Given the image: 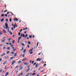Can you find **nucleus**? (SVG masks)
Instances as JSON below:
<instances>
[{"label": "nucleus", "mask_w": 76, "mask_h": 76, "mask_svg": "<svg viewBox=\"0 0 76 76\" xmlns=\"http://www.w3.org/2000/svg\"><path fill=\"white\" fill-rule=\"evenodd\" d=\"M5 25L6 29H7L8 32H9V29L10 28L8 26V24H7V23H5Z\"/></svg>", "instance_id": "f257e3e1"}, {"label": "nucleus", "mask_w": 76, "mask_h": 76, "mask_svg": "<svg viewBox=\"0 0 76 76\" xmlns=\"http://www.w3.org/2000/svg\"><path fill=\"white\" fill-rule=\"evenodd\" d=\"M15 62H16V61H12V65H13V64H14V63H15Z\"/></svg>", "instance_id": "f03ea898"}, {"label": "nucleus", "mask_w": 76, "mask_h": 76, "mask_svg": "<svg viewBox=\"0 0 76 76\" xmlns=\"http://www.w3.org/2000/svg\"><path fill=\"white\" fill-rule=\"evenodd\" d=\"M9 73L8 72H6L5 74V76H7V75H9Z\"/></svg>", "instance_id": "7ed1b4c3"}, {"label": "nucleus", "mask_w": 76, "mask_h": 76, "mask_svg": "<svg viewBox=\"0 0 76 76\" xmlns=\"http://www.w3.org/2000/svg\"><path fill=\"white\" fill-rule=\"evenodd\" d=\"M4 55H5V53H3L2 55H1V57H3L4 56Z\"/></svg>", "instance_id": "20e7f679"}, {"label": "nucleus", "mask_w": 76, "mask_h": 76, "mask_svg": "<svg viewBox=\"0 0 76 76\" xmlns=\"http://www.w3.org/2000/svg\"><path fill=\"white\" fill-rule=\"evenodd\" d=\"M14 21H15V20H16V21H18V19L15 18L14 19Z\"/></svg>", "instance_id": "39448f33"}, {"label": "nucleus", "mask_w": 76, "mask_h": 76, "mask_svg": "<svg viewBox=\"0 0 76 76\" xmlns=\"http://www.w3.org/2000/svg\"><path fill=\"white\" fill-rule=\"evenodd\" d=\"M15 58V57H11L10 58V60H12V59H13V58Z\"/></svg>", "instance_id": "423d86ee"}, {"label": "nucleus", "mask_w": 76, "mask_h": 76, "mask_svg": "<svg viewBox=\"0 0 76 76\" xmlns=\"http://www.w3.org/2000/svg\"><path fill=\"white\" fill-rule=\"evenodd\" d=\"M30 75V73H29L26 75V76H28Z\"/></svg>", "instance_id": "0eeeda50"}, {"label": "nucleus", "mask_w": 76, "mask_h": 76, "mask_svg": "<svg viewBox=\"0 0 76 76\" xmlns=\"http://www.w3.org/2000/svg\"><path fill=\"white\" fill-rule=\"evenodd\" d=\"M16 56H17V53H15V54H14V56H15V57H16Z\"/></svg>", "instance_id": "6e6552de"}, {"label": "nucleus", "mask_w": 76, "mask_h": 76, "mask_svg": "<svg viewBox=\"0 0 76 76\" xmlns=\"http://www.w3.org/2000/svg\"><path fill=\"white\" fill-rule=\"evenodd\" d=\"M4 58H6V59H7V58H8V56H5L4 57Z\"/></svg>", "instance_id": "1a4fd4ad"}, {"label": "nucleus", "mask_w": 76, "mask_h": 76, "mask_svg": "<svg viewBox=\"0 0 76 76\" xmlns=\"http://www.w3.org/2000/svg\"><path fill=\"white\" fill-rule=\"evenodd\" d=\"M3 31L4 32V33H6V31L4 30H3Z\"/></svg>", "instance_id": "9d476101"}, {"label": "nucleus", "mask_w": 76, "mask_h": 76, "mask_svg": "<svg viewBox=\"0 0 76 76\" xmlns=\"http://www.w3.org/2000/svg\"><path fill=\"white\" fill-rule=\"evenodd\" d=\"M30 68L28 69L27 71H26V72H28V71H29V70H30Z\"/></svg>", "instance_id": "9b49d317"}, {"label": "nucleus", "mask_w": 76, "mask_h": 76, "mask_svg": "<svg viewBox=\"0 0 76 76\" xmlns=\"http://www.w3.org/2000/svg\"><path fill=\"white\" fill-rule=\"evenodd\" d=\"M32 37V36H31V35H30L29 36V38H31Z\"/></svg>", "instance_id": "f8f14e48"}, {"label": "nucleus", "mask_w": 76, "mask_h": 76, "mask_svg": "<svg viewBox=\"0 0 76 76\" xmlns=\"http://www.w3.org/2000/svg\"><path fill=\"white\" fill-rule=\"evenodd\" d=\"M4 20V19H2L1 20V22H2Z\"/></svg>", "instance_id": "ddd939ff"}, {"label": "nucleus", "mask_w": 76, "mask_h": 76, "mask_svg": "<svg viewBox=\"0 0 76 76\" xmlns=\"http://www.w3.org/2000/svg\"><path fill=\"white\" fill-rule=\"evenodd\" d=\"M2 34H3V32H2V31H1L0 32V35H2Z\"/></svg>", "instance_id": "4468645a"}, {"label": "nucleus", "mask_w": 76, "mask_h": 76, "mask_svg": "<svg viewBox=\"0 0 76 76\" xmlns=\"http://www.w3.org/2000/svg\"><path fill=\"white\" fill-rule=\"evenodd\" d=\"M10 35H13V33L11 31L10 32Z\"/></svg>", "instance_id": "2eb2a0df"}, {"label": "nucleus", "mask_w": 76, "mask_h": 76, "mask_svg": "<svg viewBox=\"0 0 76 76\" xmlns=\"http://www.w3.org/2000/svg\"><path fill=\"white\" fill-rule=\"evenodd\" d=\"M28 43L29 45H30L31 44V42H30V41H28Z\"/></svg>", "instance_id": "dca6fc26"}, {"label": "nucleus", "mask_w": 76, "mask_h": 76, "mask_svg": "<svg viewBox=\"0 0 76 76\" xmlns=\"http://www.w3.org/2000/svg\"><path fill=\"white\" fill-rule=\"evenodd\" d=\"M5 39H4L3 40H1V42H4V41H5Z\"/></svg>", "instance_id": "f3484780"}, {"label": "nucleus", "mask_w": 76, "mask_h": 76, "mask_svg": "<svg viewBox=\"0 0 76 76\" xmlns=\"http://www.w3.org/2000/svg\"><path fill=\"white\" fill-rule=\"evenodd\" d=\"M23 49H24V48H23H23H22V49H21L20 50V51H22V50H23Z\"/></svg>", "instance_id": "a211bd4d"}, {"label": "nucleus", "mask_w": 76, "mask_h": 76, "mask_svg": "<svg viewBox=\"0 0 76 76\" xmlns=\"http://www.w3.org/2000/svg\"><path fill=\"white\" fill-rule=\"evenodd\" d=\"M36 75V73H34L32 74V75L34 76V75Z\"/></svg>", "instance_id": "6ab92c4d"}, {"label": "nucleus", "mask_w": 76, "mask_h": 76, "mask_svg": "<svg viewBox=\"0 0 76 76\" xmlns=\"http://www.w3.org/2000/svg\"><path fill=\"white\" fill-rule=\"evenodd\" d=\"M26 60V59L25 58L22 60V61H24V60Z\"/></svg>", "instance_id": "aec40b11"}, {"label": "nucleus", "mask_w": 76, "mask_h": 76, "mask_svg": "<svg viewBox=\"0 0 76 76\" xmlns=\"http://www.w3.org/2000/svg\"><path fill=\"white\" fill-rule=\"evenodd\" d=\"M4 16V15L3 14H2L1 15V17H3Z\"/></svg>", "instance_id": "412c9836"}, {"label": "nucleus", "mask_w": 76, "mask_h": 76, "mask_svg": "<svg viewBox=\"0 0 76 76\" xmlns=\"http://www.w3.org/2000/svg\"><path fill=\"white\" fill-rule=\"evenodd\" d=\"M19 37L18 38V43H19Z\"/></svg>", "instance_id": "4be33fe9"}, {"label": "nucleus", "mask_w": 76, "mask_h": 76, "mask_svg": "<svg viewBox=\"0 0 76 76\" xmlns=\"http://www.w3.org/2000/svg\"><path fill=\"white\" fill-rule=\"evenodd\" d=\"M26 49H25L24 50L23 53H25V52H26Z\"/></svg>", "instance_id": "5701e85b"}, {"label": "nucleus", "mask_w": 76, "mask_h": 76, "mask_svg": "<svg viewBox=\"0 0 76 76\" xmlns=\"http://www.w3.org/2000/svg\"><path fill=\"white\" fill-rule=\"evenodd\" d=\"M21 45H22L23 46H25V45L24 44H23V43H21Z\"/></svg>", "instance_id": "b1692460"}, {"label": "nucleus", "mask_w": 76, "mask_h": 76, "mask_svg": "<svg viewBox=\"0 0 76 76\" xmlns=\"http://www.w3.org/2000/svg\"><path fill=\"white\" fill-rule=\"evenodd\" d=\"M15 40H14L12 41V42L13 44H14V43H15Z\"/></svg>", "instance_id": "393cba45"}, {"label": "nucleus", "mask_w": 76, "mask_h": 76, "mask_svg": "<svg viewBox=\"0 0 76 76\" xmlns=\"http://www.w3.org/2000/svg\"><path fill=\"white\" fill-rule=\"evenodd\" d=\"M10 12L11 13L12 15H13V13H12V12Z\"/></svg>", "instance_id": "a878e982"}, {"label": "nucleus", "mask_w": 76, "mask_h": 76, "mask_svg": "<svg viewBox=\"0 0 76 76\" xmlns=\"http://www.w3.org/2000/svg\"><path fill=\"white\" fill-rule=\"evenodd\" d=\"M20 67V70H22V68H23V67Z\"/></svg>", "instance_id": "bb28decb"}, {"label": "nucleus", "mask_w": 76, "mask_h": 76, "mask_svg": "<svg viewBox=\"0 0 76 76\" xmlns=\"http://www.w3.org/2000/svg\"><path fill=\"white\" fill-rule=\"evenodd\" d=\"M33 65H34V66H35V65H36V63H35V62L33 64Z\"/></svg>", "instance_id": "cd10ccee"}, {"label": "nucleus", "mask_w": 76, "mask_h": 76, "mask_svg": "<svg viewBox=\"0 0 76 76\" xmlns=\"http://www.w3.org/2000/svg\"><path fill=\"white\" fill-rule=\"evenodd\" d=\"M24 64L25 65H27V63H26V62H25L24 63Z\"/></svg>", "instance_id": "c85d7f7f"}, {"label": "nucleus", "mask_w": 76, "mask_h": 76, "mask_svg": "<svg viewBox=\"0 0 76 76\" xmlns=\"http://www.w3.org/2000/svg\"><path fill=\"white\" fill-rule=\"evenodd\" d=\"M27 47H28V48H29V47H30V46H29V45H27Z\"/></svg>", "instance_id": "c756f323"}, {"label": "nucleus", "mask_w": 76, "mask_h": 76, "mask_svg": "<svg viewBox=\"0 0 76 76\" xmlns=\"http://www.w3.org/2000/svg\"><path fill=\"white\" fill-rule=\"evenodd\" d=\"M33 53V52H31L30 53L31 54H32Z\"/></svg>", "instance_id": "7c9ffc66"}, {"label": "nucleus", "mask_w": 76, "mask_h": 76, "mask_svg": "<svg viewBox=\"0 0 76 76\" xmlns=\"http://www.w3.org/2000/svg\"><path fill=\"white\" fill-rule=\"evenodd\" d=\"M15 50H16V49H14L13 50V51H15Z\"/></svg>", "instance_id": "2f4dec72"}, {"label": "nucleus", "mask_w": 76, "mask_h": 76, "mask_svg": "<svg viewBox=\"0 0 76 76\" xmlns=\"http://www.w3.org/2000/svg\"><path fill=\"white\" fill-rule=\"evenodd\" d=\"M27 36H28V34H26V36L24 37V38H26V37H27Z\"/></svg>", "instance_id": "473e14b6"}, {"label": "nucleus", "mask_w": 76, "mask_h": 76, "mask_svg": "<svg viewBox=\"0 0 76 76\" xmlns=\"http://www.w3.org/2000/svg\"><path fill=\"white\" fill-rule=\"evenodd\" d=\"M15 72H16V73H18V70H16Z\"/></svg>", "instance_id": "72a5a7b5"}, {"label": "nucleus", "mask_w": 76, "mask_h": 76, "mask_svg": "<svg viewBox=\"0 0 76 76\" xmlns=\"http://www.w3.org/2000/svg\"><path fill=\"white\" fill-rule=\"evenodd\" d=\"M7 11V10H6L5 11H4V12L5 13V12H6Z\"/></svg>", "instance_id": "f704fd0d"}, {"label": "nucleus", "mask_w": 76, "mask_h": 76, "mask_svg": "<svg viewBox=\"0 0 76 76\" xmlns=\"http://www.w3.org/2000/svg\"><path fill=\"white\" fill-rule=\"evenodd\" d=\"M9 53H10V51H7V54H9Z\"/></svg>", "instance_id": "c9c22d12"}, {"label": "nucleus", "mask_w": 76, "mask_h": 76, "mask_svg": "<svg viewBox=\"0 0 76 76\" xmlns=\"http://www.w3.org/2000/svg\"><path fill=\"white\" fill-rule=\"evenodd\" d=\"M38 46V42L37 43L36 48H37V47Z\"/></svg>", "instance_id": "e433bc0d"}, {"label": "nucleus", "mask_w": 76, "mask_h": 76, "mask_svg": "<svg viewBox=\"0 0 76 76\" xmlns=\"http://www.w3.org/2000/svg\"><path fill=\"white\" fill-rule=\"evenodd\" d=\"M10 22H11L12 21V19L10 18Z\"/></svg>", "instance_id": "4c0bfd02"}, {"label": "nucleus", "mask_w": 76, "mask_h": 76, "mask_svg": "<svg viewBox=\"0 0 76 76\" xmlns=\"http://www.w3.org/2000/svg\"><path fill=\"white\" fill-rule=\"evenodd\" d=\"M22 36H23V34H22L20 35L21 37H22Z\"/></svg>", "instance_id": "58836bf2"}, {"label": "nucleus", "mask_w": 76, "mask_h": 76, "mask_svg": "<svg viewBox=\"0 0 76 76\" xmlns=\"http://www.w3.org/2000/svg\"><path fill=\"white\" fill-rule=\"evenodd\" d=\"M2 71H3V69H1L0 70V72H2Z\"/></svg>", "instance_id": "ea45409f"}, {"label": "nucleus", "mask_w": 76, "mask_h": 76, "mask_svg": "<svg viewBox=\"0 0 76 76\" xmlns=\"http://www.w3.org/2000/svg\"><path fill=\"white\" fill-rule=\"evenodd\" d=\"M7 49H8V50H10V47L7 48Z\"/></svg>", "instance_id": "a19ab883"}, {"label": "nucleus", "mask_w": 76, "mask_h": 76, "mask_svg": "<svg viewBox=\"0 0 76 76\" xmlns=\"http://www.w3.org/2000/svg\"><path fill=\"white\" fill-rule=\"evenodd\" d=\"M38 65H36L35 66V67H36V68H37V67H38Z\"/></svg>", "instance_id": "79ce46f5"}, {"label": "nucleus", "mask_w": 76, "mask_h": 76, "mask_svg": "<svg viewBox=\"0 0 76 76\" xmlns=\"http://www.w3.org/2000/svg\"><path fill=\"white\" fill-rule=\"evenodd\" d=\"M11 54H14V52H12L11 53Z\"/></svg>", "instance_id": "37998d69"}, {"label": "nucleus", "mask_w": 76, "mask_h": 76, "mask_svg": "<svg viewBox=\"0 0 76 76\" xmlns=\"http://www.w3.org/2000/svg\"><path fill=\"white\" fill-rule=\"evenodd\" d=\"M42 58H41V59H40V60H39V61H41V60H42Z\"/></svg>", "instance_id": "c03bdc74"}, {"label": "nucleus", "mask_w": 76, "mask_h": 76, "mask_svg": "<svg viewBox=\"0 0 76 76\" xmlns=\"http://www.w3.org/2000/svg\"><path fill=\"white\" fill-rule=\"evenodd\" d=\"M3 45V44H1L0 45V47H1Z\"/></svg>", "instance_id": "a18cd8bd"}, {"label": "nucleus", "mask_w": 76, "mask_h": 76, "mask_svg": "<svg viewBox=\"0 0 76 76\" xmlns=\"http://www.w3.org/2000/svg\"><path fill=\"white\" fill-rule=\"evenodd\" d=\"M25 34H23V37H25Z\"/></svg>", "instance_id": "49530a36"}, {"label": "nucleus", "mask_w": 76, "mask_h": 76, "mask_svg": "<svg viewBox=\"0 0 76 76\" xmlns=\"http://www.w3.org/2000/svg\"><path fill=\"white\" fill-rule=\"evenodd\" d=\"M23 30L22 29H21V30H20V32H22V31Z\"/></svg>", "instance_id": "de8ad7c7"}, {"label": "nucleus", "mask_w": 76, "mask_h": 76, "mask_svg": "<svg viewBox=\"0 0 76 76\" xmlns=\"http://www.w3.org/2000/svg\"><path fill=\"white\" fill-rule=\"evenodd\" d=\"M3 28H4V29H6V27H4V26H3Z\"/></svg>", "instance_id": "09e8293b"}, {"label": "nucleus", "mask_w": 76, "mask_h": 76, "mask_svg": "<svg viewBox=\"0 0 76 76\" xmlns=\"http://www.w3.org/2000/svg\"><path fill=\"white\" fill-rule=\"evenodd\" d=\"M40 58H39L37 59V61H38L39 60H40Z\"/></svg>", "instance_id": "8fccbe9b"}, {"label": "nucleus", "mask_w": 76, "mask_h": 76, "mask_svg": "<svg viewBox=\"0 0 76 76\" xmlns=\"http://www.w3.org/2000/svg\"><path fill=\"white\" fill-rule=\"evenodd\" d=\"M5 16L7 17V14H5Z\"/></svg>", "instance_id": "3c124183"}, {"label": "nucleus", "mask_w": 76, "mask_h": 76, "mask_svg": "<svg viewBox=\"0 0 76 76\" xmlns=\"http://www.w3.org/2000/svg\"><path fill=\"white\" fill-rule=\"evenodd\" d=\"M32 50H33V48H32V49L31 50H30V51H32Z\"/></svg>", "instance_id": "603ef678"}, {"label": "nucleus", "mask_w": 76, "mask_h": 76, "mask_svg": "<svg viewBox=\"0 0 76 76\" xmlns=\"http://www.w3.org/2000/svg\"><path fill=\"white\" fill-rule=\"evenodd\" d=\"M34 61H33L32 62V64H33V63H34Z\"/></svg>", "instance_id": "864d4df0"}, {"label": "nucleus", "mask_w": 76, "mask_h": 76, "mask_svg": "<svg viewBox=\"0 0 76 76\" xmlns=\"http://www.w3.org/2000/svg\"><path fill=\"white\" fill-rule=\"evenodd\" d=\"M1 60H2V58H1L0 59V61H1Z\"/></svg>", "instance_id": "5fc2aeb1"}, {"label": "nucleus", "mask_w": 76, "mask_h": 76, "mask_svg": "<svg viewBox=\"0 0 76 76\" xmlns=\"http://www.w3.org/2000/svg\"><path fill=\"white\" fill-rule=\"evenodd\" d=\"M41 54V53H39L38 54V55H40V54Z\"/></svg>", "instance_id": "6e6d98bb"}, {"label": "nucleus", "mask_w": 76, "mask_h": 76, "mask_svg": "<svg viewBox=\"0 0 76 76\" xmlns=\"http://www.w3.org/2000/svg\"><path fill=\"white\" fill-rule=\"evenodd\" d=\"M9 13H10V12H8L7 13V15H8V14H9Z\"/></svg>", "instance_id": "4d7b16f0"}, {"label": "nucleus", "mask_w": 76, "mask_h": 76, "mask_svg": "<svg viewBox=\"0 0 76 76\" xmlns=\"http://www.w3.org/2000/svg\"><path fill=\"white\" fill-rule=\"evenodd\" d=\"M12 37H13V38H15V35H13Z\"/></svg>", "instance_id": "13d9d810"}, {"label": "nucleus", "mask_w": 76, "mask_h": 76, "mask_svg": "<svg viewBox=\"0 0 76 76\" xmlns=\"http://www.w3.org/2000/svg\"><path fill=\"white\" fill-rule=\"evenodd\" d=\"M46 64H45L43 66H46Z\"/></svg>", "instance_id": "bf43d9fd"}, {"label": "nucleus", "mask_w": 76, "mask_h": 76, "mask_svg": "<svg viewBox=\"0 0 76 76\" xmlns=\"http://www.w3.org/2000/svg\"><path fill=\"white\" fill-rule=\"evenodd\" d=\"M23 57H25V56L24 55H23Z\"/></svg>", "instance_id": "052dcab7"}, {"label": "nucleus", "mask_w": 76, "mask_h": 76, "mask_svg": "<svg viewBox=\"0 0 76 76\" xmlns=\"http://www.w3.org/2000/svg\"><path fill=\"white\" fill-rule=\"evenodd\" d=\"M6 44H7V45H8L9 43H6Z\"/></svg>", "instance_id": "680f3d73"}, {"label": "nucleus", "mask_w": 76, "mask_h": 76, "mask_svg": "<svg viewBox=\"0 0 76 76\" xmlns=\"http://www.w3.org/2000/svg\"><path fill=\"white\" fill-rule=\"evenodd\" d=\"M7 68V66H5V68H4V69H6Z\"/></svg>", "instance_id": "e2e57ef3"}, {"label": "nucleus", "mask_w": 76, "mask_h": 76, "mask_svg": "<svg viewBox=\"0 0 76 76\" xmlns=\"http://www.w3.org/2000/svg\"><path fill=\"white\" fill-rule=\"evenodd\" d=\"M6 20V21H7H7H8V19H7Z\"/></svg>", "instance_id": "0e129e2a"}, {"label": "nucleus", "mask_w": 76, "mask_h": 76, "mask_svg": "<svg viewBox=\"0 0 76 76\" xmlns=\"http://www.w3.org/2000/svg\"><path fill=\"white\" fill-rule=\"evenodd\" d=\"M14 28H15V25H14Z\"/></svg>", "instance_id": "69168bd1"}, {"label": "nucleus", "mask_w": 76, "mask_h": 76, "mask_svg": "<svg viewBox=\"0 0 76 76\" xmlns=\"http://www.w3.org/2000/svg\"><path fill=\"white\" fill-rule=\"evenodd\" d=\"M35 37V36L34 35L33 36V38H34V37Z\"/></svg>", "instance_id": "338daca9"}, {"label": "nucleus", "mask_w": 76, "mask_h": 76, "mask_svg": "<svg viewBox=\"0 0 76 76\" xmlns=\"http://www.w3.org/2000/svg\"><path fill=\"white\" fill-rule=\"evenodd\" d=\"M6 64V63H5V62H4V63H3V64Z\"/></svg>", "instance_id": "774afa93"}]
</instances>
